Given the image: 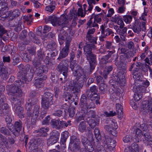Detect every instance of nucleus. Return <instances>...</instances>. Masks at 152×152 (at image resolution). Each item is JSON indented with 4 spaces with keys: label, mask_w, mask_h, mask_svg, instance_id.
Here are the masks:
<instances>
[{
    "label": "nucleus",
    "mask_w": 152,
    "mask_h": 152,
    "mask_svg": "<svg viewBox=\"0 0 152 152\" xmlns=\"http://www.w3.org/2000/svg\"><path fill=\"white\" fill-rule=\"evenodd\" d=\"M73 74L76 78L69 82L67 85V88L72 93L75 94L80 91V88L83 85L85 80L88 77L87 74L84 73L83 68L79 66L75 69Z\"/></svg>",
    "instance_id": "obj_1"
},
{
    "label": "nucleus",
    "mask_w": 152,
    "mask_h": 152,
    "mask_svg": "<svg viewBox=\"0 0 152 152\" xmlns=\"http://www.w3.org/2000/svg\"><path fill=\"white\" fill-rule=\"evenodd\" d=\"M89 98L91 99V101L88 99L85 94L82 95L81 97L80 107L81 110L83 111L84 113L86 112L88 109L95 108V105L94 102L92 101L96 99H100L98 95L95 93L91 94L89 96Z\"/></svg>",
    "instance_id": "obj_2"
},
{
    "label": "nucleus",
    "mask_w": 152,
    "mask_h": 152,
    "mask_svg": "<svg viewBox=\"0 0 152 152\" xmlns=\"http://www.w3.org/2000/svg\"><path fill=\"white\" fill-rule=\"evenodd\" d=\"M23 86L20 83H18V81H15L13 85H12L9 89V92L12 95L10 98V101L12 104H16V102L18 104H21L22 100V91L19 88L20 86Z\"/></svg>",
    "instance_id": "obj_3"
},
{
    "label": "nucleus",
    "mask_w": 152,
    "mask_h": 152,
    "mask_svg": "<svg viewBox=\"0 0 152 152\" xmlns=\"http://www.w3.org/2000/svg\"><path fill=\"white\" fill-rule=\"evenodd\" d=\"M95 46L94 44H86L84 48V53L86 55L87 59L89 63L90 71L91 73L95 69L97 64L96 56L92 52L93 49H94Z\"/></svg>",
    "instance_id": "obj_4"
},
{
    "label": "nucleus",
    "mask_w": 152,
    "mask_h": 152,
    "mask_svg": "<svg viewBox=\"0 0 152 152\" xmlns=\"http://www.w3.org/2000/svg\"><path fill=\"white\" fill-rule=\"evenodd\" d=\"M30 70V72L31 73H34L35 72V70L33 67L31 66L29 64H27L25 66V69L24 71L23 70L19 71L18 73L17 77L18 80L15 81H18V83L23 85L24 83H26L27 82H29L31 81L32 78L31 77L29 78H27L26 76L27 72Z\"/></svg>",
    "instance_id": "obj_5"
},
{
    "label": "nucleus",
    "mask_w": 152,
    "mask_h": 152,
    "mask_svg": "<svg viewBox=\"0 0 152 152\" xmlns=\"http://www.w3.org/2000/svg\"><path fill=\"white\" fill-rule=\"evenodd\" d=\"M68 16L66 14H63L60 18H58L55 16H49L48 20L51 22L54 26H60L61 27L64 28L67 26V24L68 23Z\"/></svg>",
    "instance_id": "obj_6"
},
{
    "label": "nucleus",
    "mask_w": 152,
    "mask_h": 152,
    "mask_svg": "<svg viewBox=\"0 0 152 152\" xmlns=\"http://www.w3.org/2000/svg\"><path fill=\"white\" fill-rule=\"evenodd\" d=\"M32 64L34 67L35 72H36L37 75L40 76L42 74L44 73H47L48 70V67L45 65H41V60L37 57H35L32 61Z\"/></svg>",
    "instance_id": "obj_7"
},
{
    "label": "nucleus",
    "mask_w": 152,
    "mask_h": 152,
    "mask_svg": "<svg viewBox=\"0 0 152 152\" xmlns=\"http://www.w3.org/2000/svg\"><path fill=\"white\" fill-rule=\"evenodd\" d=\"M66 40L65 44H70L72 40L71 37L64 29H61L59 31L58 35V41L60 45L64 43V41Z\"/></svg>",
    "instance_id": "obj_8"
},
{
    "label": "nucleus",
    "mask_w": 152,
    "mask_h": 152,
    "mask_svg": "<svg viewBox=\"0 0 152 152\" xmlns=\"http://www.w3.org/2000/svg\"><path fill=\"white\" fill-rule=\"evenodd\" d=\"M106 123L107 124H109L105 125L104 127V129L113 136H117V132L116 130L118 128L117 124L113 122L110 119L106 120Z\"/></svg>",
    "instance_id": "obj_9"
},
{
    "label": "nucleus",
    "mask_w": 152,
    "mask_h": 152,
    "mask_svg": "<svg viewBox=\"0 0 152 152\" xmlns=\"http://www.w3.org/2000/svg\"><path fill=\"white\" fill-rule=\"evenodd\" d=\"M12 125V124H10L7 125V127L9 129L15 136H18L22 128V122L20 121L19 120L15 122L13 127H11Z\"/></svg>",
    "instance_id": "obj_10"
},
{
    "label": "nucleus",
    "mask_w": 152,
    "mask_h": 152,
    "mask_svg": "<svg viewBox=\"0 0 152 152\" xmlns=\"http://www.w3.org/2000/svg\"><path fill=\"white\" fill-rule=\"evenodd\" d=\"M145 24L146 22L144 21L141 23L138 20H135L131 28L134 33L138 34L141 31L144 32L146 31Z\"/></svg>",
    "instance_id": "obj_11"
},
{
    "label": "nucleus",
    "mask_w": 152,
    "mask_h": 152,
    "mask_svg": "<svg viewBox=\"0 0 152 152\" xmlns=\"http://www.w3.org/2000/svg\"><path fill=\"white\" fill-rule=\"evenodd\" d=\"M40 106L39 105L36 104L33 107L32 112V108L30 110V115H28V111H27L26 114L27 117H31V122L32 124H34L36 120L38 117L39 113Z\"/></svg>",
    "instance_id": "obj_12"
},
{
    "label": "nucleus",
    "mask_w": 152,
    "mask_h": 152,
    "mask_svg": "<svg viewBox=\"0 0 152 152\" xmlns=\"http://www.w3.org/2000/svg\"><path fill=\"white\" fill-rule=\"evenodd\" d=\"M81 140L87 152H91L94 150L93 143L88 140L87 138L82 136Z\"/></svg>",
    "instance_id": "obj_13"
},
{
    "label": "nucleus",
    "mask_w": 152,
    "mask_h": 152,
    "mask_svg": "<svg viewBox=\"0 0 152 152\" xmlns=\"http://www.w3.org/2000/svg\"><path fill=\"white\" fill-rule=\"evenodd\" d=\"M69 61L67 59L62 60L59 64L57 66L56 69L58 71H65L64 74L67 75V72L68 70V64Z\"/></svg>",
    "instance_id": "obj_14"
},
{
    "label": "nucleus",
    "mask_w": 152,
    "mask_h": 152,
    "mask_svg": "<svg viewBox=\"0 0 152 152\" xmlns=\"http://www.w3.org/2000/svg\"><path fill=\"white\" fill-rule=\"evenodd\" d=\"M41 141L39 139H35L31 140L29 143L30 145L29 149L32 152H42L41 149H38L37 146L41 143Z\"/></svg>",
    "instance_id": "obj_15"
},
{
    "label": "nucleus",
    "mask_w": 152,
    "mask_h": 152,
    "mask_svg": "<svg viewBox=\"0 0 152 152\" xmlns=\"http://www.w3.org/2000/svg\"><path fill=\"white\" fill-rule=\"evenodd\" d=\"M79 141L78 139L75 136H72L71 137L69 148L71 151H75L78 150Z\"/></svg>",
    "instance_id": "obj_16"
},
{
    "label": "nucleus",
    "mask_w": 152,
    "mask_h": 152,
    "mask_svg": "<svg viewBox=\"0 0 152 152\" xmlns=\"http://www.w3.org/2000/svg\"><path fill=\"white\" fill-rule=\"evenodd\" d=\"M70 44H65V46L60 51L59 56L57 59L60 60L61 59L66 57L68 54Z\"/></svg>",
    "instance_id": "obj_17"
},
{
    "label": "nucleus",
    "mask_w": 152,
    "mask_h": 152,
    "mask_svg": "<svg viewBox=\"0 0 152 152\" xmlns=\"http://www.w3.org/2000/svg\"><path fill=\"white\" fill-rule=\"evenodd\" d=\"M17 103V102H16L15 104H12V106L13 105H14L13 109H14L15 112L20 118H23L24 117V115L23 108L20 106L21 104H18Z\"/></svg>",
    "instance_id": "obj_18"
},
{
    "label": "nucleus",
    "mask_w": 152,
    "mask_h": 152,
    "mask_svg": "<svg viewBox=\"0 0 152 152\" xmlns=\"http://www.w3.org/2000/svg\"><path fill=\"white\" fill-rule=\"evenodd\" d=\"M37 75V79L36 80L34 85L36 88H42L43 86L42 81L45 80L47 78V76L44 74H41L39 77L38 75Z\"/></svg>",
    "instance_id": "obj_19"
},
{
    "label": "nucleus",
    "mask_w": 152,
    "mask_h": 152,
    "mask_svg": "<svg viewBox=\"0 0 152 152\" xmlns=\"http://www.w3.org/2000/svg\"><path fill=\"white\" fill-rule=\"evenodd\" d=\"M142 109L146 113L149 114H152V99H148L145 105H143Z\"/></svg>",
    "instance_id": "obj_20"
},
{
    "label": "nucleus",
    "mask_w": 152,
    "mask_h": 152,
    "mask_svg": "<svg viewBox=\"0 0 152 152\" xmlns=\"http://www.w3.org/2000/svg\"><path fill=\"white\" fill-rule=\"evenodd\" d=\"M56 135H52L47 140V144L48 146L52 145L56 143L58 140L59 133L57 131H55Z\"/></svg>",
    "instance_id": "obj_21"
},
{
    "label": "nucleus",
    "mask_w": 152,
    "mask_h": 152,
    "mask_svg": "<svg viewBox=\"0 0 152 152\" xmlns=\"http://www.w3.org/2000/svg\"><path fill=\"white\" fill-rule=\"evenodd\" d=\"M38 100L36 98H32L31 102L27 103L25 104V109L26 110L28 111V115H30V110L32 109V107L33 105L37 104L38 102Z\"/></svg>",
    "instance_id": "obj_22"
},
{
    "label": "nucleus",
    "mask_w": 152,
    "mask_h": 152,
    "mask_svg": "<svg viewBox=\"0 0 152 152\" xmlns=\"http://www.w3.org/2000/svg\"><path fill=\"white\" fill-rule=\"evenodd\" d=\"M123 56L121 55L120 56V62L117 65L120 70L123 71H126L127 67V62L126 60L122 58Z\"/></svg>",
    "instance_id": "obj_23"
},
{
    "label": "nucleus",
    "mask_w": 152,
    "mask_h": 152,
    "mask_svg": "<svg viewBox=\"0 0 152 152\" xmlns=\"http://www.w3.org/2000/svg\"><path fill=\"white\" fill-rule=\"evenodd\" d=\"M117 31V34L120 36V37L122 40L124 41H125V37L127 34V28L126 27L121 28Z\"/></svg>",
    "instance_id": "obj_24"
},
{
    "label": "nucleus",
    "mask_w": 152,
    "mask_h": 152,
    "mask_svg": "<svg viewBox=\"0 0 152 152\" xmlns=\"http://www.w3.org/2000/svg\"><path fill=\"white\" fill-rule=\"evenodd\" d=\"M105 28L103 25H102L101 27V33L102 35L104 36L107 37L110 34H112L113 35V32L112 30L109 28H107L105 29Z\"/></svg>",
    "instance_id": "obj_25"
},
{
    "label": "nucleus",
    "mask_w": 152,
    "mask_h": 152,
    "mask_svg": "<svg viewBox=\"0 0 152 152\" xmlns=\"http://www.w3.org/2000/svg\"><path fill=\"white\" fill-rule=\"evenodd\" d=\"M8 75L7 69L6 66H3L0 69V78L4 80L7 78Z\"/></svg>",
    "instance_id": "obj_26"
},
{
    "label": "nucleus",
    "mask_w": 152,
    "mask_h": 152,
    "mask_svg": "<svg viewBox=\"0 0 152 152\" xmlns=\"http://www.w3.org/2000/svg\"><path fill=\"white\" fill-rule=\"evenodd\" d=\"M116 111L118 118H121L123 117V107L120 104H116Z\"/></svg>",
    "instance_id": "obj_27"
},
{
    "label": "nucleus",
    "mask_w": 152,
    "mask_h": 152,
    "mask_svg": "<svg viewBox=\"0 0 152 152\" xmlns=\"http://www.w3.org/2000/svg\"><path fill=\"white\" fill-rule=\"evenodd\" d=\"M144 141H146L148 144L152 148V137L149 132H147L144 134Z\"/></svg>",
    "instance_id": "obj_28"
},
{
    "label": "nucleus",
    "mask_w": 152,
    "mask_h": 152,
    "mask_svg": "<svg viewBox=\"0 0 152 152\" xmlns=\"http://www.w3.org/2000/svg\"><path fill=\"white\" fill-rule=\"evenodd\" d=\"M21 13V12L18 9H15L13 11H10L9 15L13 19L19 17Z\"/></svg>",
    "instance_id": "obj_29"
},
{
    "label": "nucleus",
    "mask_w": 152,
    "mask_h": 152,
    "mask_svg": "<svg viewBox=\"0 0 152 152\" xmlns=\"http://www.w3.org/2000/svg\"><path fill=\"white\" fill-rule=\"evenodd\" d=\"M53 94L49 92H46L44 93L42 98L51 102L52 104H54L53 101Z\"/></svg>",
    "instance_id": "obj_30"
},
{
    "label": "nucleus",
    "mask_w": 152,
    "mask_h": 152,
    "mask_svg": "<svg viewBox=\"0 0 152 152\" xmlns=\"http://www.w3.org/2000/svg\"><path fill=\"white\" fill-rule=\"evenodd\" d=\"M99 89V92L103 94L106 93L108 91V87L107 85L104 83H102L100 84Z\"/></svg>",
    "instance_id": "obj_31"
},
{
    "label": "nucleus",
    "mask_w": 152,
    "mask_h": 152,
    "mask_svg": "<svg viewBox=\"0 0 152 152\" xmlns=\"http://www.w3.org/2000/svg\"><path fill=\"white\" fill-rule=\"evenodd\" d=\"M7 31L5 30L3 26L0 24V38L3 39V40L6 41L8 39V37L3 36V35H6Z\"/></svg>",
    "instance_id": "obj_32"
},
{
    "label": "nucleus",
    "mask_w": 152,
    "mask_h": 152,
    "mask_svg": "<svg viewBox=\"0 0 152 152\" xmlns=\"http://www.w3.org/2000/svg\"><path fill=\"white\" fill-rule=\"evenodd\" d=\"M52 3L47 6L45 10L46 11L50 12H52L56 8V2L52 1Z\"/></svg>",
    "instance_id": "obj_33"
},
{
    "label": "nucleus",
    "mask_w": 152,
    "mask_h": 152,
    "mask_svg": "<svg viewBox=\"0 0 152 152\" xmlns=\"http://www.w3.org/2000/svg\"><path fill=\"white\" fill-rule=\"evenodd\" d=\"M110 89H109V92L110 94V98L113 101H115L118 99L120 97V94L119 92L110 91Z\"/></svg>",
    "instance_id": "obj_34"
},
{
    "label": "nucleus",
    "mask_w": 152,
    "mask_h": 152,
    "mask_svg": "<svg viewBox=\"0 0 152 152\" xmlns=\"http://www.w3.org/2000/svg\"><path fill=\"white\" fill-rule=\"evenodd\" d=\"M50 102H51L42 98V102H41L42 107L44 109L47 110L48 109L51 105L50 103Z\"/></svg>",
    "instance_id": "obj_35"
},
{
    "label": "nucleus",
    "mask_w": 152,
    "mask_h": 152,
    "mask_svg": "<svg viewBox=\"0 0 152 152\" xmlns=\"http://www.w3.org/2000/svg\"><path fill=\"white\" fill-rule=\"evenodd\" d=\"M79 131L83 133L86 131V123L85 121H81L78 126Z\"/></svg>",
    "instance_id": "obj_36"
},
{
    "label": "nucleus",
    "mask_w": 152,
    "mask_h": 152,
    "mask_svg": "<svg viewBox=\"0 0 152 152\" xmlns=\"http://www.w3.org/2000/svg\"><path fill=\"white\" fill-rule=\"evenodd\" d=\"M99 120L97 119L95 120L91 119L88 120V123L91 128H94L96 126L99 124Z\"/></svg>",
    "instance_id": "obj_37"
},
{
    "label": "nucleus",
    "mask_w": 152,
    "mask_h": 152,
    "mask_svg": "<svg viewBox=\"0 0 152 152\" xmlns=\"http://www.w3.org/2000/svg\"><path fill=\"white\" fill-rule=\"evenodd\" d=\"M49 130V129L47 127L46 128H42L38 130V132L40 136L43 137L46 136L48 134L47 132Z\"/></svg>",
    "instance_id": "obj_38"
},
{
    "label": "nucleus",
    "mask_w": 152,
    "mask_h": 152,
    "mask_svg": "<svg viewBox=\"0 0 152 152\" xmlns=\"http://www.w3.org/2000/svg\"><path fill=\"white\" fill-rule=\"evenodd\" d=\"M113 53L112 51H110L107 55L104 56L101 59V61L103 64H106L108 62V59L110 57L111 54Z\"/></svg>",
    "instance_id": "obj_39"
},
{
    "label": "nucleus",
    "mask_w": 152,
    "mask_h": 152,
    "mask_svg": "<svg viewBox=\"0 0 152 152\" xmlns=\"http://www.w3.org/2000/svg\"><path fill=\"white\" fill-rule=\"evenodd\" d=\"M47 52L48 56L46 57L48 58H49V56L50 57H53L56 56L58 55V51L56 49L52 50L51 51L48 50Z\"/></svg>",
    "instance_id": "obj_40"
},
{
    "label": "nucleus",
    "mask_w": 152,
    "mask_h": 152,
    "mask_svg": "<svg viewBox=\"0 0 152 152\" xmlns=\"http://www.w3.org/2000/svg\"><path fill=\"white\" fill-rule=\"evenodd\" d=\"M59 122L58 121L55 119L51 120L50 124L52 127L57 129H59Z\"/></svg>",
    "instance_id": "obj_41"
},
{
    "label": "nucleus",
    "mask_w": 152,
    "mask_h": 152,
    "mask_svg": "<svg viewBox=\"0 0 152 152\" xmlns=\"http://www.w3.org/2000/svg\"><path fill=\"white\" fill-rule=\"evenodd\" d=\"M133 78L134 79L140 81H141L143 77L142 73H133Z\"/></svg>",
    "instance_id": "obj_42"
},
{
    "label": "nucleus",
    "mask_w": 152,
    "mask_h": 152,
    "mask_svg": "<svg viewBox=\"0 0 152 152\" xmlns=\"http://www.w3.org/2000/svg\"><path fill=\"white\" fill-rule=\"evenodd\" d=\"M68 135L69 133L66 131L63 132L62 134L61 141L63 144H64L66 142V140L69 136Z\"/></svg>",
    "instance_id": "obj_43"
},
{
    "label": "nucleus",
    "mask_w": 152,
    "mask_h": 152,
    "mask_svg": "<svg viewBox=\"0 0 152 152\" xmlns=\"http://www.w3.org/2000/svg\"><path fill=\"white\" fill-rule=\"evenodd\" d=\"M113 69V67L111 66H108L107 68L104 70L103 73V76L105 79H106L107 77V75Z\"/></svg>",
    "instance_id": "obj_44"
},
{
    "label": "nucleus",
    "mask_w": 152,
    "mask_h": 152,
    "mask_svg": "<svg viewBox=\"0 0 152 152\" xmlns=\"http://www.w3.org/2000/svg\"><path fill=\"white\" fill-rule=\"evenodd\" d=\"M146 88L142 86V85H140L136 87V91L138 92V93L141 94V93L146 92Z\"/></svg>",
    "instance_id": "obj_45"
},
{
    "label": "nucleus",
    "mask_w": 152,
    "mask_h": 152,
    "mask_svg": "<svg viewBox=\"0 0 152 152\" xmlns=\"http://www.w3.org/2000/svg\"><path fill=\"white\" fill-rule=\"evenodd\" d=\"M63 97L65 99V101L70 100L72 98V95L70 92H65L64 93Z\"/></svg>",
    "instance_id": "obj_46"
},
{
    "label": "nucleus",
    "mask_w": 152,
    "mask_h": 152,
    "mask_svg": "<svg viewBox=\"0 0 152 152\" xmlns=\"http://www.w3.org/2000/svg\"><path fill=\"white\" fill-rule=\"evenodd\" d=\"M83 113H86L87 112V114L88 117L90 118H94L96 116V112L95 111L93 110H90L88 112V111L86 113H84L83 111Z\"/></svg>",
    "instance_id": "obj_47"
},
{
    "label": "nucleus",
    "mask_w": 152,
    "mask_h": 152,
    "mask_svg": "<svg viewBox=\"0 0 152 152\" xmlns=\"http://www.w3.org/2000/svg\"><path fill=\"white\" fill-rule=\"evenodd\" d=\"M130 147L131 152H138L139 151L138 145L135 142L133 143Z\"/></svg>",
    "instance_id": "obj_48"
},
{
    "label": "nucleus",
    "mask_w": 152,
    "mask_h": 152,
    "mask_svg": "<svg viewBox=\"0 0 152 152\" xmlns=\"http://www.w3.org/2000/svg\"><path fill=\"white\" fill-rule=\"evenodd\" d=\"M57 47L56 43L53 41L49 42L47 45V48L49 49H55Z\"/></svg>",
    "instance_id": "obj_49"
},
{
    "label": "nucleus",
    "mask_w": 152,
    "mask_h": 152,
    "mask_svg": "<svg viewBox=\"0 0 152 152\" xmlns=\"http://www.w3.org/2000/svg\"><path fill=\"white\" fill-rule=\"evenodd\" d=\"M103 16L104 15L102 13L94 15V19L95 21H96L97 23L101 22L102 21L101 18L103 17Z\"/></svg>",
    "instance_id": "obj_50"
},
{
    "label": "nucleus",
    "mask_w": 152,
    "mask_h": 152,
    "mask_svg": "<svg viewBox=\"0 0 152 152\" xmlns=\"http://www.w3.org/2000/svg\"><path fill=\"white\" fill-rule=\"evenodd\" d=\"M79 66L74 61H71L70 62L69 67L72 71H75V69H77Z\"/></svg>",
    "instance_id": "obj_51"
},
{
    "label": "nucleus",
    "mask_w": 152,
    "mask_h": 152,
    "mask_svg": "<svg viewBox=\"0 0 152 152\" xmlns=\"http://www.w3.org/2000/svg\"><path fill=\"white\" fill-rule=\"evenodd\" d=\"M95 137L98 140H101V135L100 134L99 130L98 128H96L94 131Z\"/></svg>",
    "instance_id": "obj_52"
},
{
    "label": "nucleus",
    "mask_w": 152,
    "mask_h": 152,
    "mask_svg": "<svg viewBox=\"0 0 152 152\" xmlns=\"http://www.w3.org/2000/svg\"><path fill=\"white\" fill-rule=\"evenodd\" d=\"M68 112L69 113V115L70 117H73L75 115V108L71 107L68 109Z\"/></svg>",
    "instance_id": "obj_53"
},
{
    "label": "nucleus",
    "mask_w": 152,
    "mask_h": 152,
    "mask_svg": "<svg viewBox=\"0 0 152 152\" xmlns=\"http://www.w3.org/2000/svg\"><path fill=\"white\" fill-rule=\"evenodd\" d=\"M118 56L116 53L113 54L112 57V60L113 61V62L116 66L120 62V61L118 60Z\"/></svg>",
    "instance_id": "obj_54"
},
{
    "label": "nucleus",
    "mask_w": 152,
    "mask_h": 152,
    "mask_svg": "<svg viewBox=\"0 0 152 152\" xmlns=\"http://www.w3.org/2000/svg\"><path fill=\"white\" fill-rule=\"evenodd\" d=\"M134 56V54L132 53L131 51H128L124 55V56H123V58H122L126 61V59H128V58L130 57H132Z\"/></svg>",
    "instance_id": "obj_55"
},
{
    "label": "nucleus",
    "mask_w": 152,
    "mask_h": 152,
    "mask_svg": "<svg viewBox=\"0 0 152 152\" xmlns=\"http://www.w3.org/2000/svg\"><path fill=\"white\" fill-rule=\"evenodd\" d=\"M51 79L54 83H59L58 81V78L56 74L54 73L52 74Z\"/></svg>",
    "instance_id": "obj_56"
},
{
    "label": "nucleus",
    "mask_w": 152,
    "mask_h": 152,
    "mask_svg": "<svg viewBox=\"0 0 152 152\" xmlns=\"http://www.w3.org/2000/svg\"><path fill=\"white\" fill-rule=\"evenodd\" d=\"M22 22L21 20H19L18 23L15 26V28H14L15 31L17 32H18L21 31L22 29V28L21 25L22 24Z\"/></svg>",
    "instance_id": "obj_57"
},
{
    "label": "nucleus",
    "mask_w": 152,
    "mask_h": 152,
    "mask_svg": "<svg viewBox=\"0 0 152 152\" xmlns=\"http://www.w3.org/2000/svg\"><path fill=\"white\" fill-rule=\"evenodd\" d=\"M86 39L88 40L90 42L93 43L92 44L94 43H96V38L93 37V35H91L90 37H88L87 36H86Z\"/></svg>",
    "instance_id": "obj_58"
},
{
    "label": "nucleus",
    "mask_w": 152,
    "mask_h": 152,
    "mask_svg": "<svg viewBox=\"0 0 152 152\" xmlns=\"http://www.w3.org/2000/svg\"><path fill=\"white\" fill-rule=\"evenodd\" d=\"M8 4L5 3L4 4L0 3V11H3L5 10H8Z\"/></svg>",
    "instance_id": "obj_59"
},
{
    "label": "nucleus",
    "mask_w": 152,
    "mask_h": 152,
    "mask_svg": "<svg viewBox=\"0 0 152 152\" xmlns=\"http://www.w3.org/2000/svg\"><path fill=\"white\" fill-rule=\"evenodd\" d=\"M86 12L85 11L83 12V9L82 8H79L78 10L77 15L78 16H80L81 17H84Z\"/></svg>",
    "instance_id": "obj_60"
},
{
    "label": "nucleus",
    "mask_w": 152,
    "mask_h": 152,
    "mask_svg": "<svg viewBox=\"0 0 152 152\" xmlns=\"http://www.w3.org/2000/svg\"><path fill=\"white\" fill-rule=\"evenodd\" d=\"M1 132L5 135H8L10 134V131L9 130L5 127H2L0 129Z\"/></svg>",
    "instance_id": "obj_61"
},
{
    "label": "nucleus",
    "mask_w": 152,
    "mask_h": 152,
    "mask_svg": "<svg viewBox=\"0 0 152 152\" xmlns=\"http://www.w3.org/2000/svg\"><path fill=\"white\" fill-rule=\"evenodd\" d=\"M118 50L120 51L121 53L124 54V55L129 51L126 47H119Z\"/></svg>",
    "instance_id": "obj_62"
},
{
    "label": "nucleus",
    "mask_w": 152,
    "mask_h": 152,
    "mask_svg": "<svg viewBox=\"0 0 152 152\" xmlns=\"http://www.w3.org/2000/svg\"><path fill=\"white\" fill-rule=\"evenodd\" d=\"M123 141L125 142H132V136L128 135H126L124 138Z\"/></svg>",
    "instance_id": "obj_63"
},
{
    "label": "nucleus",
    "mask_w": 152,
    "mask_h": 152,
    "mask_svg": "<svg viewBox=\"0 0 152 152\" xmlns=\"http://www.w3.org/2000/svg\"><path fill=\"white\" fill-rule=\"evenodd\" d=\"M132 19V17L131 15H127L124 17L125 22L127 23H129Z\"/></svg>",
    "instance_id": "obj_64"
}]
</instances>
